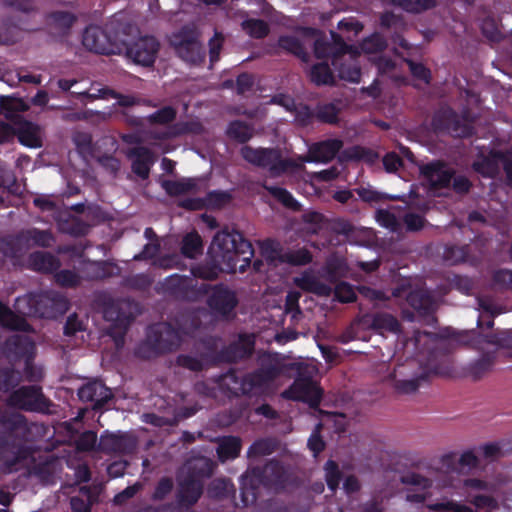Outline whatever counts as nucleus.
<instances>
[{
    "mask_svg": "<svg viewBox=\"0 0 512 512\" xmlns=\"http://www.w3.org/2000/svg\"><path fill=\"white\" fill-rule=\"evenodd\" d=\"M210 254L213 263L192 268L195 277L212 280L220 271L244 272L254 255V250L252 244L244 239L241 233L223 230L214 236Z\"/></svg>",
    "mask_w": 512,
    "mask_h": 512,
    "instance_id": "1",
    "label": "nucleus"
},
{
    "mask_svg": "<svg viewBox=\"0 0 512 512\" xmlns=\"http://www.w3.org/2000/svg\"><path fill=\"white\" fill-rule=\"evenodd\" d=\"M202 317H209L205 310L181 315L177 320V328L167 323L153 325L149 330L148 341L159 352L175 350L188 338H197L202 334Z\"/></svg>",
    "mask_w": 512,
    "mask_h": 512,
    "instance_id": "2",
    "label": "nucleus"
},
{
    "mask_svg": "<svg viewBox=\"0 0 512 512\" xmlns=\"http://www.w3.org/2000/svg\"><path fill=\"white\" fill-rule=\"evenodd\" d=\"M212 473V463L203 457L187 461L179 476L178 499L182 505H193L203 491L202 478Z\"/></svg>",
    "mask_w": 512,
    "mask_h": 512,
    "instance_id": "3",
    "label": "nucleus"
},
{
    "mask_svg": "<svg viewBox=\"0 0 512 512\" xmlns=\"http://www.w3.org/2000/svg\"><path fill=\"white\" fill-rule=\"evenodd\" d=\"M284 370V366L279 362L270 363L262 367L258 372L247 374L239 379L234 373L224 376L223 384L233 394H251L257 395L265 392L267 384L277 378Z\"/></svg>",
    "mask_w": 512,
    "mask_h": 512,
    "instance_id": "4",
    "label": "nucleus"
},
{
    "mask_svg": "<svg viewBox=\"0 0 512 512\" xmlns=\"http://www.w3.org/2000/svg\"><path fill=\"white\" fill-rule=\"evenodd\" d=\"M16 309L24 315L53 318L67 311L68 302L59 293L45 291L18 298Z\"/></svg>",
    "mask_w": 512,
    "mask_h": 512,
    "instance_id": "5",
    "label": "nucleus"
},
{
    "mask_svg": "<svg viewBox=\"0 0 512 512\" xmlns=\"http://www.w3.org/2000/svg\"><path fill=\"white\" fill-rule=\"evenodd\" d=\"M123 51L134 63L142 66H151L157 57L160 44L153 36L140 35L136 27L122 28Z\"/></svg>",
    "mask_w": 512,
    "mask_h": 512,
    "instance_id": "6",
    "label": "nucleus"
},
{
    "mask_svg": "<svg viewBox=\"0 0 512 512\" xmlns=\"http://www.w3.org/2000/svg\"><path fill=\"white\" fill-rule=\"evenodd\" d=\"M123 27H116L113 22L105 27L90 26L84 31L82 43L95 53L119 54L123 51Z\"/></svg>",
    "mask_w": 512,
    "mask_h": 512,
    "instance_id": "7",
    "label": "nucleus"
},
{
    "mask_svg": "<svg viewBox=\"0 0 512 512\" xmlns=\"http://www.w3.org/2000/svg\"><path fill=\"white\" fill-rule=\"evenodd\" d=\"M241 155L247 162L267 169L273 177L280 176L301 166V163L287 158L280 150L273 148L244 146L241 148Z\"/></svg>",
    "mask_w": 512,
    "mask_h": 512,
    "instance_id": "8",
    "label": "nucleus"
},
{
    "mask_svg": "<svg viewBox=\"0 0 512 512\" xmlns=\"http://www.w3.org/2000/svg\"><path fill=\"white\" fill-rule=\"evenodd\" d=\"M298 376L289 389L283 392V397L299 400L316 407L321 400L322 390L314 380L318 370L314 364H299Z\"/></svg>",
    "mask_w": 512,
    "mask_h": 512,
    "instance_id": "9",
    "label": "nucleus"
},
{
    "mask_svg": "<svg viewBox=\"0 0 512 512\" xmlns=\"http://www.w3.org/2000/svg\"><path fill=\"white\" fill-rule=\"evenodd\" d=\"M136 312L137 305L128 300L111 301L105 306L104 318L111 323L108 333L114 339L117 347L123 345L124 335Z\"/></svg>",
    "mask_w": 512,
    "mask_h": 512,
    "instance_id": "10",
    "label": "nucleus"
},
{
    "mask_svg": "<svg viewBox=\"0 0 512 512\" xmlns=\"http://www.w3.org/2000/svg\"><path fill=\"white\" fill-rule=\"evenodd\" d=\"M170 43L177 55L187 63L198 64L203 60V48L198 41V34L193 27H184L173 33Z\"/></svg>",
    "mask_w": 512,
    "mask_h": 512,
    "instance_id": "11",
    "label": "nucleus"
},
{
    "mask_svg": "<svg viewBox=\"0 0 512 512\" xmlns=\"http://www.w3.org/2000/svg\"><path fill=\"white\" fill-rule=\"evenodd\" d=\"M496 490L495 484L484 480L469 478L463 483L466 500L478 509H495L497 500L491 495Z\"/></svg>",
    "mask_w": 512,
    "mask_h": 512,
    "instance_id": "12",
    "label": "nucleus"
},
{
    "mask_svg": "<svg viewBox=\"0 0 512 512\" xmlns=\"http://www.w3.org/2000/svg\"><path fill=\"white\" fill-rule=\"evenodd\" d=\"M9 405L29 411L49 412L50 402L36 386L22 387L8 399Z\"/></svg>",
    "mask_w": 512,
    "mask_h": 512,
    "instance_id": "13",
    "label": "nucleus"
},
{
    "mask_svg": "<svg viewBox=\"0 0 512 512\" xmlns=\"http://www.w3.org/2000/svg\"><path fill=\"white\" fill-rule=\"evenodd\" d=\"M304 34L309 38L308 46L311 44L314 45L315 56L318 59L331 56L333 58L332 63L334 66L338 65L340 56L344 55L346 50H348V45H346L340 37L334 33H332L333 44L319 37L318 32L314 29H307Z\"/></svg>",
    "mask_w": 512,
    "mask_h": 512,
    "instance_id": "14",
    "label": "nucleus"
},
{
    "mask_svg": "<svg viewBox=\"0 0 512 512\" xmlns=\"http://www.w3.org/2000/svg\"><path fill=\"white\" fill-rule=\"evenodd\" d=\"M199 290L209 294L208 305L216 314L228 316L237 305L235 293L224 286L209 288L207 285L201 284Z\"/></svg>",
    "mask_w": 512,
    "mask_h": 512,
    "instance_id": "15",
    "label": "nucleus"
},
{
    "mask_svg": "<svg viewBox=\"0 0 512 512\" xmlns=\"http://www.w3.org/2000/svg\"><path fill=\"white\" fill-rule=\"evenodd\" d=\"M137 445L136 438L128 433H104L98 442V450L104 453L129 454Z\"/></svg>",
    "mask_w": 512,
    "mask_h": 512,
    "instance_id": "16",
    "label": "nucleus"
},
{
    "mask_svg": "<svg viewBox=\"0 0 512 512\" xmlns=\"http://www.w3.org/2000/svg\"><path fill=\"white\" fill-rule=\"evenodd\" d=\"M478 465V459L474 453L466 451L460 456L454 453L442 456L440 460V470L446 474H462L466 473Z\"/></svg>",
    "mask_w": 512,
    "mask_h": 512,
    "instance_id": "17",
    "label": "nucleus"
},
{
    "mask_svg": "<svg viewBox=\"0 0 512 512\" xmlns=\"http://www.w3.org/2000/svg\"><path fill=\"white\" fill-rule=\"evenodd\" d=\"M8 349L17 355L27 356L25 373L29 380L35 381L42 377L41 369L35 368L29 361L34 350V343L28 336L16 335L9 339L7 343Z\"/></svg>",
    "mask_w": 512,
    "mask_h": 512,
    "instance_id": "18",
    "label": "nucleus"
},
{
    "mask_svg": "<svg viewBox=\"0 0 512 512\" xmlns=\"http://www.w3.org/2000/svg\"><path fill=\"white\" fill-rule=\"evenodd\" d=\"M359 324L364 328L373 329L380 334L397 333L399 331V322L391 314L376 313L364 315Z\"/></svg>",
    "mask_w": 512,
    "mask_h": 512,
    "instance_id": "19",
    "label": "nucleus"
},
{
    "mask_svg": "<svg viewBox=\"0 0 512 512\" xmlns=\"http://www.w3.org/2000/svg\"><path fill=\"white\" fill-rule=\"evenodd\" d=\"M420 171L431 188H442L447 186L452 179V171L448 166L440 162H433L424 165Z\"/></svg>",
    "mask_w": 512,
    "mask_h": 512,
    "instance_id": "20",
    "label": "nucleus"
},
{
    "mask_svg": "<svg viewBox=\"0 0 512 512\" xmlns=\"http://www.w3.org/2000/svg\"><path fill=\"white\" fill-rule=\"evenodd\" d=\"M342 146V141L338 139H329L316 143L310 147L309 153L303 161L326 163L335 157Z\"/></svg>",
    "mask_w": 512,
    "mask_h": 512,
    "instance_id": "21",
    "label": "nucleus"
},
{
    "mask_svg": "<svg viewBox=\"0 0 512 512\" xmlns=\"http://www.w3.org/2000/svg\"><path fill=\"white\" fill-rule=\"evenodd\" d=\"M358 51L352 46H348V50L340 56L338 65L335 66L338 70L340 78L357 83L360 80L361 72L360 67L356 61Z\"/></svg>",
    "mask_w": 512,
    "mask_h": 512,
    "instance_id": "22",
    "label": "nucleus"
},
{
    "mask_svg": "<svg viewBox=\"0 0 512 512\" xmlns=\"http://www.w3.org/2000/svg\"><path fill=\"white\" fill-rule=\"evenodd\" d=\"M78 396L82 401L94 402L95 408H98L111 399L112 392L102 382L93 381L83 385L78 390Z\"/></svg>",
    "mask_w": 512,
    "mask_h": 512,
    "instance_id": "23",
    "label": "nucleus"
},
{
    "mask_svg": "<svg viewBox=\"0 0 512 512\" xmlns=\"http://www.w3.org/2000/svg\"><path fill=\"white\" fill-rule=\"evenodd\" d=\"M73 93L78 94V95H83L90 100L114 98L117 100V104L119 106H123V107H129V106L139 104V100L136 99L134 96L119 94L116 91H114L108 87L95 88L92 86L87 91L86 90H78V91H74Z\"/></svg>",
    "mask_w": 512,
    "mask_h": 512,
    "instance_id": "24",
    "label": "nucleus"
},
{
    "mask_svg": "<svg viewBox=\"0 0 512 512\" xmlns=\"http://www.w3.org/2000/svg\"><path fill=\"white\" fill-rule=\"evenodd\" d=\"M128 157L132 162V171L142 179L148 178L155 162L152 152L145 147H136L129 151Z\"/></svg>",
    "mask_w": 512,
    "mask_h": 512,
    "instance_id": "25",
    "label": "nucleus"
},
{
    "mask_svg": "<svg viewBox=\"0 0 512 512\" xmlns=\"http://www.w3.org/2000/svg\"><path fill=\"white\" fill-rule=\"evenodd\" d=\"M302 29L297 35L282 36L279 38L278 44L281 48L296 55L303 61L308 60L306 47L308 46L309 38L305 36L304 32L307 30Z\"/></svg>",
    "mask_w": 512,
    "mask_h": 512,
    "instance_id": "26",
    "label": "nucleus"
},
{
    "mask_svg": "<svg viewBox=\"0 0 512 512\" xmlns=\"http://www.w3.org/2000/svg\"><path fill=\"white\" fill-rule=\"evenodd\" d=\"M401 482L405 485H411L418 489H427L435 485V487L448 488L453 486V479L450 476L441 478L440 476L434 479H428L417 473H408L401 477Z\"/></svg>",
    "mask_w": 512,
    "mask_h": 512,
    "instance_id": "27",
    "label": "nucleus"
},
{
    "mask_svg": "<svg viewBox=\"0 0 512 512\" xmlns=\"http://www.w3.org/2000/svg\"><path fill=\"white\" fill-rule=\"evenodd\" d=\"M53 238L47 230H38L36 228H30L23 230L17 236L16 242L22 246H50Z\"/></svg>",
    "mask_w": 512,
    "mask_h": 512,
    "instance_id": "28",
    "label": "nucleus"
},
{
    "mask_svg": "<svg viewBox=\"0 0 512 512\" xmlns=\"http://www.w3.org/2000/svg\"><path fill=\"white\" fill-rule=\"evenodd\" d=\"M19 141L28 147L37 148L42 145V135L39 126L31 122H22L17 128Z\"/></svg>",
    "mask_w": 512,
    "mask_h": 512,
    "instance_id": "29",
    "label": "nucleus"
},
{
    "mask_svg": "<svg viewBox=\"0 0 512 512\" xmlns=\"http://www.w3.org/2000/svg\"><path fill=\"white\" fill-rule=\"evenodd\" d=\"M295 283L301 289L321 296H328L332 291L330 286L322 283L316 276L308 273L295 278Z\"/></svg>",
    "mask_w": 512,
    "mask_h": 512,
    "instance_id": "30",
    "label": "nucleus"
},
{
    "mask_svg": "<svg viewBox=\"0 0 512 512\" xmlns=\"http://www.w3.org/2000/svg\"><path fill=\"white\" fill-rule=\"evenodd\" d=\"M30 268L40 272H52L59 266L58 260L47 252H35L29 256Z\"/></svg>",
    "mask_w": 512,
    "mask_h": 512,
    "instance_id": "31",
    "label": "nucleus"
},
{
    "mask_svg": "<svg viewBox=\"0 0 512 512\" xmlns=\"http://www.w3.org/2000/svg\"><path fill=\"white\" fill-rule=\"evenodd\" d=\"M407 301L412 308L423 314L430 313L434 307V301L431 295L424 289H417L410 292Z\"/></svg>",
    "mask_w": 512,
    "mask_h": 512,
    "instance_id": "32",
    "label": "nucleus"
},
{
    "mask_svg": "<svg viewBox=\"0 0 512 512\" xmlns=\"http://www.w3.org/2000/svg\"><path fill=\"white\" fill-rule=\"evenodd\" d=\"M95 500L94 491L89 487L83 486L79 489L77 495L71 497L70 506L74 512H90Z\"/></svg>",
    "mask_w": 512,
    "mask_h": 512,
    "instance_id": "33",
    "label": "nucleus"
},
{
    "mask_svg": "<svg viewBox=\"0 0 512 512\" xmlns=\"http://www.w3.org/2000/svg\"><path fill=\"white\" fill-rule=\"evenodd\" d=\"M0 325L12 330L28 331L29 325L26 320L15 314L7 306L0 302Z\"/></svg>",
    "mask_w": 512,
    "mask_h": 512,
    "instance_id": "34",
    "label": "nucleus"
},
{
    "mask_svg": "<svg viewBox=\"0 0 512 512\" xmlns=\"http://www.w3.org/2000/svg\"><path fill=\"white\" fill-rule=\"evenodd\" d=\"M241 449V440L238 437L229 436L220 439L217 448L219 459L224 462L234 459L239 455Z\"/></svg>",
    "mask_w": 512,
    "mask_h": 512,
    "instance_id": "35",
    "label": "nucleus"
},
{
    "mask_svg": "<svg viewBox=\"0 0 512 512\" xmlns=\"http://www.w3.org/2000/svg\"><path fill=\"white\" fill-rule=\"evenodd\" d=\"M261 252L267 261L276 264L277 261L284 262L285 254H282L280 243L274 240H265L261 243Z\"/></svg>",
    "mask_w": 512,
    "mask_h": 512,
    "instance_id": "36",
    "label": "nucleus"
},
{
    "mask_svg": "<svg viewBox=\"0 0 512 512\" xmlns=\"http://www.w3.org/2000/svg\"><path fill=\"white\" fill-rule=\"evenodd\" d=\"M182 254L189 258H195L202 252V240L197 233L187 234L182 242Z\"/></svg>",
    "mask_w": 512,
    "mask_h": 512,
    "instance_id": "37",
    "label": "nucleus"
},
{
    "mask_svg": "<svg viewBox=\"0 0 512 512\" xmlns=\"http://www.w3.org/2000/svg\"><path fill=\"white\" fill-rule=\"evenodd\" d=\"M76 17L67 11H56L53 12L49 17V24L51 28L66 31L75 22Z\"/></svg>",
    "mask_w": 512,
    "mask_h": 512,
    "instance_id": "38",
    "label": "nucleus"
},
{
    "mask_svg": "<svg viewBox=\"0 0 512 512\" xmlns=\"http://www.w3.org/2000/svg\"><path fill=\"white\" fill-rule=\"evenodd\" d=\"M203 131L198 121L181 122L175 124L164 134V137H176L186 133L199 134Z\"/></svg>",
    "mask_w": 512,
    "mask_h": 512,
    "instance_id": "39",
    "label": "nucleus"
},
{
    "mask_svg": "<svg viewBox=\"0 0 512 512\" xmlns=\"http://www.w3.org/2000/svg\"><path fill=\"white\" fill-rule=\"evenodd\" d=\"M242 29L251 37L262 38L269 32L267 23L260 19H247L241 24Z\"/></svg>",
    "mask_w": 512,
    "mask_h": 512,
    "instance_id": "40",
    "label": "nucleus"
},
{
    "mask_svg": "<svg viewBox=\"0 0 512 512\" xmlns=\"http://www.w3.org/2000/svg\"><path fill=\"white\" fill-rule=\"evenodd\" d=\"M227 133L229 137L244 143L253 136V129L243 122L234 121L229 125Z\"/></svg>",
    "mask_w": 512,
    "mask_h": 512,
    "instance_id": "41",
    "label": "nucleus"
},
{
    "mask_svg": "<svg viewBox=\"0 0 512 512\" xmlns=\"http://www.w3.org/2000/svg\"><path fill=\"white\" fill-rule=\"evenodd\" d=\"M162 187L169 195H182L193 190L195 183L192 179H185L180 181H164Z\"/></svg>",
    "mask_w": 512,
    "mask_h": 512,
    "instance_id": "42",
    "label": "nucleus"
},
{
    "mask_svg": "<svg viewBox=\"0 0 512 512\" xmlns=\"http://www.w3.org/2000/svg\"><path fill=\"white\" fill-rule=\"evenodd\" d=\"M310 78L317 85L328 84L332 81V73L327 64L320 63L311 68Z\"/></svg>",
    "mask_w": 512,
    "mask_h": 512,
    "instance_id": "43",
    "label": "nucleus"
},
{
    "mask_svg": "<svg viewBox=\"0 0 512 512\" xmlns=\"http://www.w3.org/2000/svg\"><path fill=\"white\" fill-rule=\"evenodd\" d=\"M275 444L271 440L261 439L255 441L249 448L248 457H260L269 455L274 451Z\"/></svg>",
    "mask_w": 512,
    "mask_h": 512,
    "instance_id": "44",
    "label": "nucleus"
},
{
    "mask_svg": "<svg viewBox=\"0 0 512 512\" xmlns=\"http://www.w3.org/2000/svg\"><path fill=\"white\" fill-rule=\"evenodd\" d=\"M205 356L201 353L198 356L191 355H179L177 358V364L191 371H200L203 368Z\"/></svg>",
    "mask_w": 512,
    "mask_h": 512,
    "instance_id": "45",
    "label": "nucleus"
},
{
    "mask_svg": "<svg viewBox=\"0 0 512 512\" xmlns=\"http://www.w3.org/2000/svg\"><path fill=\"white\" fill-rule=\"evenodd\" d=\"M88 226L82 223L78 218L69 216L65 223L60 224V229L63 232L72 235H84L88 231Z\"/></svg>",
    "mask_w": 512,
    "mask_h": 512,
    "instance_id": "46",
    "label": "nucleus"
},
{
    "mask_svg": "<svg viewBox=\"0 0 512 512\" xmlns=\"http://www.w3.org/2000/svg\"><path fill=\"white\" fill-rule=\"evenodd\" d=\"M436 4V0H403L402 9L409 13H421L431 9Z\"/></svg>",
    "mask_w": 512,
    "mask_h": 512,
    "instance_id": "47",
    "label": "nucleus"
},
{
    "mask_svg": "<svg viewBox=\"0 0 512 512\" xmlns=\"http://www.w3.org/2000/svg\"><path fill=\"white\" fill-rule=\"evenodd\" d=\"M264 188L286 207L296 208L297 203L287 190L277 186L266 185L264 186Z\"/></svg>",
    "mask_w": 512,
    "mask_h": 512,
    "instance_id": "48",
    "label": "nucleus"
},
{
    "mask_svg": "<svg viewBox=\"0 0 512 512\" xmlns=\"http://www.w3.org/2000/svg\"><path fill=\"white\" fill-rule=\"evenodd\" d=\"M376 220L379 225L388 228L391 231H397L400 227L398 218L389 210H378L376 212Z\"/></svg>",
    "mask_w": 512,
    "mask_h": 512,
    "instance_id": "49",
    "label": "nucleus"
},
{
    "mask_svg": "<svg viewBox=\"0 0 512 512\" xmlns=\"http://www.w3.org/2000/svg\"><path fill=\"white\" fill-rule=\"evenodd\" d=\"M0 108L8 112H22L28 110V105L20 98L0 96Z\"/></svg>",
    "mask_w": 512,
    "mask_h": 512,
    "instance_id": "50",
    "label": "nucleus"
},
{
    "mask_svg": "<svg viewBox=\"0 0 512 512\" xmlns=\"http://www.w3.org/2000/svg\"><path fill=\"white\" fill-rule=\"evenodd\" d=\"M339 109L335 104H323L317 107L316 116L319 120L326 123H335L337 121Z\"/></svg>",
    "mask_w": 512,
    "mask_h": 512,
    "instance_id": "51",
    "label": "nucleus"
},
{
    "mask_svg": "<svg viewBox=\"0 0 512 512\" xmlns=\"http://www.w3.org/2000/svg\"><path fill=\"white\" fill-rule=\"evenodd\" d=\"M344 155L348 159L365 160L367 162H373L377 158L376 153L359 146L346 150Z\"/></svg>",
    "mask_w": 512,
    "mask_h": 512,
    "instance_id": "52",
    "label": "nucleus"
},
{
    "mask_svg": "<svg viewBox=\"0 0 512 512\" xmlns=\"http://www.w3.org/2000/svg\"><path fill=\"white\" fill-rule=\"evenodd\" d=\"M326 481L331 490H335L340 483V472L338 466L333 461H328L325 465Z\"/></svg>",
    "mask_w": 512,
    "mask_h": 512,
    "instance_id": "53",
    "label": "nucleus"
},
{
    "mask_svg": "<svg viewBox=\"0 0 512 512\" xmlns=\"http://www.w3.org/2000/svg\"><path fill=\"white\" fill-rule=\"evenodd\" d=\"M334 294L340 302H352L356 299L353 287L346 282L337 284L334 289Z\"/></svg>",
    "mask_w": 512,
    "mask_h": 512,
    "instance_id": "54",
    "label": "nucleus"
},
{
    "mask_svg": "<svg viewBox=\"0 0 512 512\" xmlns=\"http://www.w3.org/2000/svg\"><path fill=\"white\" fill-rule=\"evenodd\" d=\"M176 116V111L172 107H164L148 116L151 123L165 124L172 121Z\"/></svg>",
    "mask_w": 512,
    "mask_h": 512,
    "instance_id": "55",
    "label": "nucleus"
},
{
    "mask_svg": "<svg viewBox=\"0 0 512 512\" xmlns=\"http://www.w3.org/2000/svg\"><path fill=\"white\" fill-rule=\"evenodd\" d=\"M385 40L379 35L375 34L367 38L362 44V50L366 53H376L385 48Z\"/></svg>",
    "mask_w": 512,
    "mask_h": 512,
    "instance_id": "56",
    "label": "nucleus"
},
{
    "mask_svg": "<svg viewBox=\"0 0 512 512\" xmlns=\"http://www.w3.org/2000/svg\"><path fill=\"white\" fill-rule=\"evenodd\" d=\"M97 445V435L93 431H86L77 440V448L82 451L93 450Z\"/></svg>",
    "mask_w": 512,
    "mask_h": 512,
    "instance_id": "57",
    "label": "nucleus"
},
{
    "mask_svg": "<svg viewBox=\"0 0 512 512\" xmlns=\"http://www.w3.org/2000/svg\"><path fill=\"white\" fill-rule=\"evenodd\" d=\"M356 192L363 201L369 203H376L385 198L383 193L378 192L371 186L360 187Z\"/></svg>",
    "mask_w": 512,
    "mask_h": 512,
    "instance_id": "58",
    "label": "nucleus"
},
{
    "mask_svg": "<svg viewBox=\"0 0 512 512\" xmlns=\"http://www.w3.org/2000/svg\"><path fill=\"white\" fill-rule=\"evenodd\" d=\"M285 261L295 265L307 264L311 261V254L306 249H299L285 254Z\"/></svg>",
    "mask_w": 512,
    "mask_h": 512,
    "instance_id": "59",
    "label": "nucleus"
},
{
    "mask_svg": "<svg viewBox=\"0 0 512 512\" xmlns=\"http://www.w3.org/2000/svg\"><path fill=\"white\" fill-rule=\"evenodd\" d=\"M408 67H409V70L411 71L412 75L424 82V83H428L429 82V79H430V72L429 70L426 69V67L420 63H415L413 61H410V60H407L406 61Z\"/></svg>",
    "mask_w": 512,
    "mask_h": 512,
    "instance_id": "60",
    "label": "nucleus"
},
{
    "mask_svg": "<svg viewBox=\"0 0 512 512\" xmlns=\"http://www.w3.org/2000/svg\"><path fill=\"white\" fill-rule=\"evenodd\" d=\"M56 281L62 286H75L79 282V276L70 270H63L56 274Z\"/></svg>",
    "mask_w": 512,
    "mask_h": 512,
    "instance_id": "61",
    "label": "nucleus"
},
{
    "mask_svg": "<svg viewBox=\"0 0 512 512\" xmlns=\"http://www.w3.org/2000/svg\"><path fill=\"white\" fill-rule=\"evenodd\" d=\"M172 487H173V482L170 478H162L156 489H155V492L153 494V499L154 500H162L166 497V495H168L171 490H172Z\"/></svg>",
    "mask_w": 512,
    "mask_h": 512,
    "instance_id": "62",
    "label": "nucleus"
},
{
    "mask_svg": "<svg viewBox=\"0 0 512 512\" xmlns=\"http://www.w3.org/2000/svg\"><path fill=\"white\" fill-rule=\"evenodd\" d=\"M383 165L387 172H396L402 166V160L396 153L390 152L384 156Z\"/></svg>",
    "mask_w": 512,
    "mask_h": 512,
    "instance_id": "63",
    "label": "nucleus"
},
{
    "mask_svg": "<svg viewBox=\"0 0 512 512\" xmlns=\"http://www.w3.org/2000/svg\"><path fill=\"white\" fill-rule=\"evenodd\" d=\"M99 164L110 174L115 175L120 169V162L113 156L105 155L98 159Z\"/></svg>",
    "mask_w": 512,
    "mask_h": 512,
    "instance_id": "64",
    "label": "nucleus"
}]
</instances>
